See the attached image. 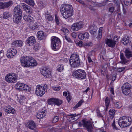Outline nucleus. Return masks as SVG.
I'll return each mask as SVG.
<instances>
[{
    "mask_svg": "<svg viewBox=\"0 0 132 132\" xmlns=\"http://www.w3.org/2000/svg\"><path fill=\"white\" fill-rule=\"evenodd\" d=\"M60 11L63 18L67 19L73 15V8L71 5L64 4L61 5Z\"/></svg>",
    "mask_w": 132,
    "mask_h": 132,
    "instance_id": "obj_1",
    "label": "nucleus"
},
{
    "mask_svg": "<svg viewBox=\"0 0 132 132\" xmlns=\"http://www.w3.org/2000/svg\"><path fill=\"white\" fill-rule=\"evenodd\" d=\"M131 121L130 117L125 116L120 118L118 123L121 127H125L129 126L131 123Z\"/></svg>",
    "mask_w": 132,
    "mask_h": 132,
    "instance_id": "obj_2",
    "label": "nucleus"
},
{
    "mask_svg": "<svg viewBox=\"0 0 132 132\" xmlns=\"http://www.w3.org/2000/svg\"><path fill=\"white\" fill-rule=\"evenodd\" d=\"M79 125L80 127L82 126L86 128L88 132L92 131L93 127L90 121L86 119L82 120L79 122Z\"/></svg>",
    "mask_w": 132,
    "mask_h": 132,
    "instance_id": "obj_3",
    "label": "nucleus"
},
{
    "mask_svg": "<svg viewBox=\"0 0 132 132\" xmlns=\"http://www.w3.org/2000/svg\"><path fill=\"white\" fill-rule=\"evenodd\" d=\"M47 86L46 85H45L44 86L38 85L36 88V94L37 96H42L45 94V92L47 91Z\"/></svg>",
    "mask_w": 132,
    "mask_h": 132,
    "instance_id": "obj_4",
    "label": "nucleus"
},
{
    "mask_svg": "<svg viewBox=\"0 0 132 132\" xmlns=\"http://www.w3.org/2000/svg\"><path fill=\"white\" fill-rule=\"evenodd\" d=\"M17 78V75L12 73L7 74L5 77L6 81L10 83L15 82L16 81Z\"/></svg>",
    "mask_w": 132,
    "mask_h": 132,
    "instance_id": "obj_5",
    "label": "nucleus"
},
{
    "mask_svg": "<svg viewBox=\"0 0 132 132\" xmlns=\"http://www.w3.org/2000/svg\"><path fill=\"white\" fill-rule=\"evenodd\" d=\"M86 76V74L85 71L80 69L76 70L73 73L74 76L79 79H85Z\"/></svg>",
    "mask_w": 132,
    "mask_h": 132,
    "instance_id": "obj_6",
    "label": "nucleus"
},
{
    "mask_svg": "<svg viewBox=\"0 0 132 132\" xmlns=\"http://www.w3.org/2000/svg\"><path fill=\"white\" fill-rule=\"evenodd\" d=\"M60 45V40L59 38L55 37L51 39V46L53 50L56 51L58 50Z\"/></svg>",
    "mask_w": 132,
    "mask_h": 132,
    "instance_id": "obj_7",
    "label": "nucleus"
},
{
    "mask_svg": "<svg viewBox=\"0 0 132 132\" xmlns=\"http://www.w3.org/2000/svg\"><path fill=\"white\" fill-rule=\"evenodd\" d=\"M105 41V44L109 47L113 48L115 46L116 42L118 41V37L116 36L113 39L107 38Z\"/></svg>",
    "mask_w": 132,
    "mask_h": 132,
    "instance_id": "obj_8",
    "label": "nucleus"
},
{
    "mask_svg": "<svg viewBox=\"0 0 132 132\" xmlns=\"http://www.w3.org/2000/svg\"><path fill=\"white\" fill-rule=\"evenodd\" d=\"M121 88L123 93L126 95H128L130 93L131 87L129 84L126 82L123 85Z\"/></svg>",
    "mask_w": 132,
    "mask_h": 132,
    "instance_id": "obj_9",
    "label": "nucleus"
},
{
    "mask_svg": "<svg viewBox=\"0 0 132 132\" xmlns=\"http://www.w3.org/2000/svg\"><path fill=\"white\" fill-rule=\"evenodd\" d=\"M83 25V23L81 21H80L72 24L71 28L73 31H78L82 28Z\"/></svg>",
    "mask_w": 132,
    "mask_h": 132,
    "instance_id": "obj_10",
    "label": "nucleus"
},
{
    "mask_svg": "<svg viewBox=\"0 0 132 132\" xmlns=\"http://www.w3.org/2000/svg\"><path fill=\"white\" fill-rule=\"evenodd\" d=\"M15 88L20 90H24L27 89L28 87L27 85H25L23 83L18 82L15 85Z\"/></svg>",
    "mask_w": 132,
    "mask_h": 132,
    "instance_id": "obj_11",
    "label": "nucleus"
},
{
    "mask_svg": "<svg viewBox=\"0 0 132 132\" xmlns=\"http://www.w3.org/2000/svg\"><path fill=\"white\" fill-rule=\"evenodd\" d=\"M89 28L91 34L94 37L96 38V36L98 35V34L96 32L97 29V26L94 25H91L89 26Z\"/></svg>",
    "mask_w": 132,
    "mask_h": 132,
    "instance_id": "obj_12",
    "label": "nucleus"
},
{
    "mask_svg": "<svg viewBox=\"0 0 132 132\" xmlns=\"http://www.w3.org/2000/svg\"><path fill=\"white\" fill-rule=\"evenodd\" d=\"M21 5L24 10L29 14H31L33 11L32 9L29 6L24 3H21Z\"/></svg>",
    "mask_w": 132,
    "mask_h": 132,
    "instance_id": "obj_13",
    "label": "nucleus"
},
{
    "mask_svg": "<svg viewBox=\"0 0 132 132\" xmlns=\"http://www.w3.org/2000/svg\"><path fill=\"white\" fill-rule=\"evenodd\" d=\"M29 56H25L22 57L20 59V62L22 65L24 67H27L28 65H29L27 62L29 60Z\"/></svg>",
    "mask_w": 132,
    "mask_h": 132,
    "instance_id": "obj_14",
    "label": "nucleus"
},
{
    "mask_svg": "<svg viewBox=\"0 0 132 132\" xmlns=\"http://www.w3.org/2000/svg\"><path fill=\"white\" fill-rule=\"evenodd\" d=\"M17 53L16 49H12L8 50L6 54V55L8 58H12Z\"/></svg>",
    "mask_w": 132,
    "mask_h": 132,
    "instance_id": "obj_15",
    "label": "nucleus"
},
{
    "mask_svg": "<svg viewBox=\"0 0 132 132\" xmlns=\"http://www.w3.org/2000/svg\"><path fill=\"white\" fill-rule=\"evenodd\" d=\"M29 59L28 61H27V62L29 63V65H28L27 67L30 66L32 67L35 66L37 65V62L33 57L29 56Z\"/></svg>",
    "mask_w": 132,
    "mask_h": 132,
    "instance_id": "obj_16",
    "label": "nucleus"
},
{
    "mask_svg": "<svg viewBox=\"0 0 132 132\" xmlns=\"http://www.w3.org/2000/svg\"><path fill=\"white\" fill-rule=\"evenodd\" d=\"M41 73L46 78H49L51 77V72L46 68L42 70H41Z\"/></svg>",
    "mask_w": 132,
    "mask_h": 132,
    "instance_id": "obj_17",
    "label": "nucleus"
},
{
    "mask_svg": "<svg viewBox=\"0 0 132 132\" xmlns=\"http://www.w3.org/2000/svg\"><path fill=\"white\" fill-rule=\"evenodd\" d=\"M13 3L11 1H10L7 2L3 3L1 2L0 4V9H3L7 8L10 7Z\"/></svg>",
    "mask_w": 132,
    "mask_h": 132,
    "instance_id": "obj_18",
    "label": "nucleus"
},
{
    "mask_svg": "<svg viewBox=\"0 0 132 132\" xmlns=\"http://www.w3.org/2000/svg\"><path fill=\"white\" fill-rule=\"evenodd\" d=\"M45 109L44 108L40 110L39 112L37 113L36 117L39 119L43 118L45 116Z\"/></svg>",
    "mask_w": 132,
    "mask_h": 132,
    "instance_id": "obj_19",
    "label": "nucleus"
},
{
    "mask_svg": "<svg viewBox=\"0 0 132 132\" xmlns=\"http://www.w3.org/2000/svg\"><path fill=\"white\" fill-rule=\"evenodd\" d=\"M75 61H77V63L80 61V60L79 58L78 55L76 54H73L72 55L70 58L69 62L72 61L75 62Z\"/></svg>",
    "mask_w": 132,
    "mask_h": 132,
    "instance_id": "obj_20",
    "label": "nucleus"
},
{
    "mask_svg": "<svg viewBox=\"0 0 132 132\" xmlns=\"http://www.w3.org/2000/svg\"><path fill=\"white\" fill-rule=\"evenodd\" d=\"M5 112L7 113H12L14 114L15 113V109L10 105L6 106L4 110Z\"/></svg>",
    "mask_w": 132,
    "mask_h": 132,
    "instance_id": "obj_21",
    "label": "nucleus"
},
{
    "mask_svg": "<svg viewBox=\"0 0 132 132\" xmlns=\"http://www.w3.org/2000/svg\"><path fill=\"white\" fill-rule=\"evenodd\" d=\"M21 7L19 5L16 6L14 10V14L18 15H22V11Z\"/></svg>",
    "mask_w": 132,
    "mask_h": 132,
    "instance_id": "obj_22",
    "label": "nucleus"
},
{
    "mask_svg": "<svg viewBox=\"0 0 132 132\" xmlns=\"http://www.w3.org/2000/svg\"><path fill=\"white\" fill-rule=\"evenodd\" d=\"M37 36L38 39L40 40L44 39L46 37L45 33L42 31H38L37 33Z\"/></svg>",
    "mask_w": 132,
    "mask_h": 132,
    "instance_id": "obj_23",
    "label": "nucleus"
},
{
    "mask_svg": "<svg viewBox=\"0 0 132 132\" xmlns=\"http://www.w3.org/2000/svg\"><path fill=\"white\" fill-rule=\"evenodd\" d=\"M26 126L27 127L32 130H35L36 129V125L35 122L32 121H30L27 123Z\"/></svg>",
    "mask_w": 132,
    "mask_h": 132,
    "instance_id": "obj_24",
    "label": "nucleus"
},
{
    "mask_svg": "<svg viewBox=\"0 0 132 132\" xmlns=\"http://www.w3.org/2000/svg\"><path fill=\"white\" fill-rule=\"evenodd\" d=\"M26 42L29 46L32 45L36 43L35 38L33 36L30 37L28 38V39L26 40Z\"/></svg>",
    "mask_w": 132,
    "mask_h": 132,
    "instance_id": "obj_25",
    "label": "nucleus"
},
{
    "mask_svg": "<svg viewBox=\"0 0 132 132\" xmlns=\"http://www.w3.org/2000/svg\"><path fill=\"white\" fill-rule=\"evenodd\" d=\"M23 44V41L18 40L14 41L12 44V45L14 47H21L22 46Z\"/></svg>",
    "mask_w": 132,
    "mask_h": 132,
    "instance_id": "obj_26",
    "label": "nucleus"
},
{
    "mask_svg": "<svg viewBox=\"0 0 132 132\" xmlns=\"http://www.w3.org/2000/svg\"><path fill=\"white\" fill-rule=\"evenodd\" d=\"M121 42L125 45L127 46L130 44L131 41L129 40L128 36H125L122 39Z\"/></svg>",
    "mask_w": 132,
    "mask_h": 132,
    "instance_id": "obj_27",
    "label": "nucleus"
},
{
    "mask_svg": "<svg viewBox=\"0 0 132 132\" xmlns=\"http://www.w3.org/2000/svg\"><path fill=\"white\" fill-rule=\"evenodd\" d=\"M120 58L121 60L120 62L123 64H125L130 61V60L126 59L122 53L120 54Z\"/></svg>",
    "mask_w": 132,
    "mask_h": 132,
    "instance_id": "obj_28",
    "label": "nucleus"
},
{
    "mask_svg": "<svg viewBox=\"0 0 132 132\" xmlns=\"http://www.w3.org/2000/svg\"><path fill=\"white\" fill-rule=\"evenodd\" d=\"M22 15L14 14L13 19L14 22L16 23H18L21 19Z\"/></svg>",
    "mask_w": 132,
    "mask_h": 132,
    "instance_id": "obj_29",
    "label": "nucleus"
},
{
    "mask_svg": "<svg viewBox=\"0 0 132 132\" xmlns=\"http://www.w3.org/2000/svg\"><path fill=\"white\" fill-rule=\"evenodd\" d=\"M23 18L26 21L29 22L31 23L34 22L33 18L30 16L27 15H25L23 17Z\"/></svg>",
    "mask_w": 132,
    "mask_h": 132,
    "instance_id": "obj_30",
    "label": "nucleus"
},
{
    "mask_svg": "<svg viewBox=\"0 0 132 132\" xmlns=\"http://www.w3.org/2000/svg\"><path fill=\"white\" fill-rule=\"evenodd\" d=\"M125 52V56L127 59L132 57V52L129 49L126 48Z\"/></svg>",
    "mask_w": 132,
    "mask_h": 132,
    "instance_id": "obj_31",
    "label": "nucleus"
},
{
    "mask_svg": "<svg viewBox=\"0 0 132 132\" xmlns=\"http://www.w3.org/2000/svg\"><path fill=\"white\" fill-rule=\"evenodd\" d=\"M80 61H79L77 63V61H75V62L72 61L71 62H70V64L72 67L73 68H75L79 66L80 65Z\"/></svg>",
    "mask_w": 132,
    "mask_h": 132,
    "instance_id": "obj_32",
    "label": "nucleus"
},
{
    "mask_svg": "<svg viewBox=\"0 0 132 132\" xmlns=\"http://www.w3.org/2000/svg\"><path fill=\"white\" fill-rule=\"evenodd\" d=\"M12 15L11 13L8 12H5L3 13V18L4 19H7L12 16Z\"/></svg>",
    "mask_w": 132,
    "mask_h": 132,
    "instance_id": "obj_33",
    "label": "nucleus"
},
{
    "mask_svg": "<svg viewBox=\"0 0 132 132\" xmlns=\"http://www.w3.org/2000/svg\"><path fill=\"white\" fill-rule=\"evenodd\" d=\"M116 111L113 109H111L109 111L110 117L111 119H112Z\"/></svg>",
    "mask_w": 132,
    "mask_h": 132,
    "instance_id": "obj_34",
    "label": "nucleus"
},
{
    "mask_svg": "<svg viewBox=\"0 0 132 132\" xmlns=\"http://www.w3.org/2000/svg\"><path fill=\"white\" fill-rule=\"evenodd\" d=\"M23 1L28 5L33 6L35 4L33 0H23Z\"/></svg>",
    "mask_w": 132,
    "mask_h": 132,
    "instance_id": "obj_35",
    "label": "nucleus"
},
{
    "mask_svg": "<svg viewBox=\"0 0 132 132\" xmlns=\"http://www.w3.org/2000/svg\"><path fill=\"white\" fill-rule=\"evenodd\" d=\"M45 18L46 19L49 21H52L53 19L52 15L49 14H45Z\"/></svg>",
    "mask_w": 132,
    "mask_h": 132,
    "instance_id": "obj_36",
    "label": "nucleus"
},
{
    "mask_svg": "<svg viewBox=\"0 0 132 132\" xmlns=\"http://www.w3.org/2000/svg\"><path fill=\"white\" fill-rule=\"evenodd\" d=\"M102 28L100 27L99 28L98 31V34L97 36H96V38L98 39H100L102 37Z\"/></svg>",
    "mask_w": 132,
    "mask_h": 132,
    "instance_id": "obj_37",
    "label": "nucleus"
},
{
    "mask_svg": "<svg viewBox=\"0 0 132 132\" xmlns=\"http://www.w3.org/2000/svg\"><path fill=\"white\" fill-rule=\"evenodd\" d=\"M105 105L106 106V110H107L109 106L110 103V100H109V98L106 97L105 101Z\"/></svg>",
    "mask_w": 132,
    "mask_h": 132,
    "instance_id": "obj_38",
    "label": "nucleus"
},
{
    "mask_svg": "<svg viewBox=\"0 0 132 132\" xmlns=\"http://www.w3.org/2000/svg\"><path fill=\"white\" fill-rule=\"evenodd\" d=\"M55 98H51L48 100L47 103L49 105L55 104Z\"/></svg>",
    "mask_w": 132,
    "mask_h": 132,
    "instance_id": "obj_39",
    "label": "nucleus"
},
{
    "mask_svg": "<svg viewBox=\"0 0 132 132\" xmlns=\"http://www.w3.org/2000/svg\"><path fill=\"white\" fill-rule=\"evenodd\" d=\"M92 3L91 2H89L87 4V5H86L87 7L88 8L90 9L92 11H94L95 9L94 7V6H93L91 4Z\"/></svg>",
    "mask_w": 132,
    "mask_h": 132,
    "instance_id": "obj_40",
    "label": "nucleus"
},
{
    "mask_svg": "<svg viewBox=\"0 0 132 132\" xmlns=\"http://www.w3.org/2000/svg\"><path fill=\"white\" fill-rule=\"evenodd\" d=\"M40 44L38 43H36L33 47V49L35 51L39 50L40 48Z\"/></svg>",
    "mask_w": 132,
    "mask_h": 132,
    "instance_id": "obj_41",
    "label": "nucleus"
},
{
    "mask_svg": "<svg viewBox=\"0 0 132 132\" xmlns=\"http://www.w3.org/2000/svg\"><path fill=\"white\" fill-rule=\"evenodd\" d=\"M64 69V66L62 64H59L57 66V70L59 72H61Z\"/></svg>",
    "mask_w": 132,
    "mask_h": 132,
    "instance_id": "obj_42",
    "label": "nucleus"
},
{
    "mask_svg": "<svg viewBox=\"0 0 132 132\" xmlns=\"http://www.w3.org/2000/svg\"><path fill=\"white\" fill-rule=\"evenodd\" d=\"M62 103V101L57 98H55V104L57 105H60Z\"/></svg>",
    "mask_w": 132,
    "mask_h": 132,
    "instance_id": "obj_43",
    "label": "nucleus"
},
{
    "mask_svg": "<svg viewBox=\"0 0 132 132\" xmlns=\"http://www.w3.org/2000/svg\"><path fill=\"white\" fill-rule=\"evenodd\" d=\"M83 102L84 101L82 100H81L74 107V109H75L77 108L80 106Z\"/></svg>",
    "mask_w": 132,
    "mask_h": 132,
    "instance_id": "obj_44",
    "label": "nucleus"
},
{
    "mask_svg": "<svg viewBox=\"0 0 132 132\" xmlns=\"http://www.w3.org/2000/svg\"><path fill=\"white\" fill-rule=\"evenodd\" d=\"M59 116H56L54 117L52 120V122L55 123L57 122L59 120Z\"/></svg>",
    "mask_w": 132,
    "mask_h": 132,
    "instance_id": "obj_45",
    "label": "nucleus"
},
{
    "mask_svg": "<svg viewBox=\"0 0 132 132\" xmlns=\"http://www.w3.org/2000/svg\"><path fill=\"white\" fill-rule=\"evenodd\" d=\"M122 106V103L120 102H117L115 104V106L118 109L120 108Z\"/></svg>",
    "mask_w": 132,
    "mask_h": 132,
    "instance_id": "obj_46",
    "label": "nucleus"
},
{
    "mask_svg": "<svg viewBox=\"0 0 132 132\" xmlns=\"http://www.w3.org/2000/svg\"><path fill=\"white\" fill-rule=\"evenodd\" d=\"M61 30L63 31L64 33H67L69 32V30L66 28L64 27H62Z\"/></svg>",
    "mask_w": 132,
    "mask_h": 132,
    "instance_id": "obj_47",
    "label": "nucleus"
},
{
    "mask_svg": "<svg viewBox=\"0 0 132 132\" xmlns=\"http://www.w3.org/2000/svg\"><path fill=\"white\" fill-rule=\"evenodd\" d=\"M38 6L40 7H42L44 5L43 2L41 1H39L38 2Z\"/></svg>",
    "mask_w": 132,
    "mask_h": 132,
    "instance_id": "obj_48",
    "label": "nucleus"
},
{
    "mask_svg": "<svg viewBox=\"0 0 132 132\" xmlns=\"http://www.w3.org/2000/svg\"><path fill=\"white\" fill-rule=\"evenodd\" d=\"M84 36V34L80 33L78 35L79 38L81 40L84 39L85 38Z\"/></svg>",
    "mask_w": 132,
    "mask_h": 132,
    "instance_id": "obj_49",
    "label": "nucleus"
},
{
    "mask_svg": "<svg viewBox=\"0 0 132 132\" xmlns=\"http://www.w3.org/2000/svg\"><path fill=\"white\" fill-rule=\"evenodd\" d=\"M104 20L103 18L99 19L98 20V23L99 24H103L104 23Z\"/></svg>",
    "mask_w": 132,
    "mask_h": 132,
    "instance_id": "obj_50",
    "label": "nucleus"
},
{
    "mask_svg": "<svg viewBox=\"0 0 132 132\" xmlns=\"http://www.w3.org/2000/svg\"><path fill=\"white\" fill-rule=\"evenodd\" d=\"M115 10V7L113 6L110 7L109 10V12L111 13H112Z\"/></svg>",
    "mask_w": 132,
    "mask_h": 132,
    "instance_id": "obj_51",
    "label": "nucleus"
},
{
    "mask_svg": "<svg viewBox=\"0 0 132 132\" xmlns=\"http://www.w3.org/2000/svg\"><path fill=\"white\" fill-rule=\"evenodd\" d=\"M70 43H72V42L70 38L67 36H65L64 37Z\"/></svg>",
    "mask_w": 132,
    "mask_h": 132,
    "instance_id": "obj_52",
    "label": "nucleus"
},
{
    "mask_svg": "<svg viewBox=\"0 0 132 132\" xmlns=\"http://www.w3.org/2000/svg\"><path fill=\"white\" fill-rule=\"evenodd\" d=\"M125 67L120 68H118L117 71H118L120 72L124 70L125 69Z\"/></svg>",
    "mask_w": 132,
    "mask_h": 132,
    "instance_id": "obj_53",
    "label": "nucleus"
},
{
    "mask_svg": "<svg viewBox=\"0 0 132 132\" xmlns=\"http://www.w3.org/2000/svg\"><path fill=\"white\" fill-rule=\"evenodd\" d=\"M115 122L114 120L113 123L112 124V126L113 127V128L114 129H115L117 130L118 128L116 127V126L115 124Z\"/></svg>",
    "mask_w": 132,
    "mask_h": 132,
    "instance_id": "obj_54",
    "label": "nucleus"
},
{
    "mask_svg": "<svg viewBox=\"0 0 132 132\" xmlns=\"http://www.w3.org/2000/svg\"><path fill=\"white\" fill-rule=\"evenodd\" d=\"M97 116L98 117H101L102 119L104 121V120L103 119V117L102 116V115L100 113V112L99 111H98L97 112Z\"/></svg>",
    "mask_w": 132,
    "mask_h": 132,
    "instance_id": "obj_55",
    "label": "nucleus"
},
{
    "mask_svg": "<svg viewBox=\"0 0 132 132\" xmlns=\"http://www.w3.org/2000/svg\"><path fill=\"white\" fill-rule=\"evenodd\" d=\"M84 37L85 38L87 39L89 37V34L87 32H86L84 34Z\"/></svg>",
    "mask_w": 132,
    "mask_h": 132,
    "instance_id": "obj_56",
    "label": "nucleus"
},
{
    "mask_svg": "<svg viewBox=\"0 0 132 132\" xmlns=\"http://www.w3.org/2000/svg\"><path fill=\"white\" fill-rule=\"evenodd\" d=\"M53 88L54 90L56 91L59 90L60 89V87L59 86L57 87H53Z\"/></svg>",
    "mask_w": 132,
    "mask_h": 132,
    "instance_id": "obj_57",
    "label": "nucleus"
},
{
    "mask_svg": "<svg viewBox=\"0 0 132 132\" xmlns=\"http://www.w3.org/2000/svg\"><path fill=\"white\" fill-rule=\"evenodd\" d=\"M67 116H70L71 117V118H73V119H74V117H75L77 116L76 114H68L67 115Z\"/></svg>",
    "mask_w": 132,
    "mask_h": 132,
    "instance_id": "obj_58",
    "label": "nucleus"
},
{
    "mask_svg": "<svg viewBox=\"0 0 132 132\" xmlns=\"http://www.w3.org/2000/svg\"><path fill=\"white\" fill-rule=\"evenodd\" d=\"M55 20L56 24L58 25L59 24V22L58 18L57 16H55Z\"/></svg>",
    "mask_w": 132,
    "mask_h": 132,
    "instance_id": "obj_59",
    "label": "nucleus"
},
{
    "mask_svg": "<svg viewBox=\"0 0 132 132\" xmlns=\"http://www.w3.org/2000/svg\"><path fill=\"white\" fill-rule=\"evenodd\" d=\"M71 36L73 38H76V34L75 32H72L71 34Z\"/></svg>",
    "mask_w": 132,
    "mask_h": 132,
    "instance_id": "obj_60",
    "label": "nucleus"
},
{
    "mask_svg": "<svg viewBox=\"0 0 132 132\" xmlns=\"http://www.w3.org/2000/svg\"><path fill=\"white\" fill-rule=\"evenodd\" d=\"M77 2L83 5H85V3L83 1L81 0H76Z\"/></svg>",
    "mask_w": 132,
    "mask_h": 132,
    "instance_id": "obj_61",
    "label": "nucleus"
},
{
    "mask_svg": "<svg viewBox=\"0 0 132 132\" xmlns=\"http://www.w3.org/2000/svg\"><path fill=\"white\" fill-rule=\"evenodd\" d=\"M68 101L69 102L71 100V97L69 95V94H68V96L66 97Z\"/></svg>",
    "mask_w": 132,
    "mask_h": 132,
    "instance_id": "obj_62",
    "label": "nucleus"
},
{
    "mask_svg": "<svg viewBox=\"0 0 132 132\" xmlns=\"http://www.w3.org/2000/svg\"><path fill=\"white\" fill-rule=\"evenodd\" d=\"M50 128H49L48 130V131L49 132H53V129L52 127H50Z\"/></svg>",
    "mask_w": 132,
    "mask_h": 132,
    "instance_id": "obj_63",
    "label": "nucleus"
},
{
    "mask_svg": "<svg viewBox=\"0 0 132 132\" xmlns=\"http://www.w3.org/2000/svg\"><path fill=\"white\" fill-rule=\"evenodd\" d=\"M88 60L89 62H92L93 61L91 60L90 56H88Z\"/></svg>",
    "mask_w": 132,
    "mask_h": 132,
    "instance_id": "obj_64",
    "label": "nucleus"
}]
</instances>
